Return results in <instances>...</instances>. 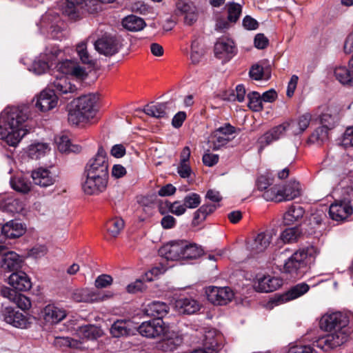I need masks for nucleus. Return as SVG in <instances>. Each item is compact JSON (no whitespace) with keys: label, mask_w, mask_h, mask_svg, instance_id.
Returning a JSON list of instances; mask_svg holds the SVG:
<instances>
[{"label":"nucleus","mask_w":353,"mask_h":353,"mask_svg":"<svg viewBox=\"0 0 353 353\" xmlns=\"http://www.w3.org/2000/svg\"><path fill=\"white\" fill-rule=\"evenodd\" d=\"M50 150L49 146L44 143H35L28 147V154L31 159H40Z\"/></svg>","instance_id":"nucleus-47"},{"label":"nucleus","mask_w":353,"mask_h":353,"mask_svg":"<svg viewBox=\"0 0 353 353\" xmlns=\"http://www.w3.org/2000/svg\"><path fill=\"white\" fill-rule=\"evenodd\" d=\"M139 334L148 338H156L164 335L168 327L162 319H153L143 322L137 328Z\"/></svg>","instance_id":"nucleus-10"},{"label":"nucleus","mask_w":353,"mask_h":353,"mask_svg":"<svg viewBox=\"0 0 353 353\" xmlns=\"http://www.w3.org/2000/svg\"><path fill=\"white\" fill-rule=\"evenodd\" d=\"M348 320L341 312H334L324 315L320 320L319 326L321 330L327 332H343L348 339Z\"/></svg>","instance_id":"nucleus-8"},{"label":"nucleus","mask_w":353,"mask_h":353,"mask_svg":"<svg viewBox=\"0 0 353 353\" xmlns=\"http://www.w3.org/2000/svg\"><path fill=\"white\" fill-rule=\"evenodd\" d=\"M28 117L26 110L8 107L0 114V139L15 147L27 134L25 124Z\"/></svg>","instance_id":"nucleus-2"},{"label":"nucleus","mask_w":353,"mask_h":353,"mask_svg":"<svg viewBox=\"0 0 353 353\" xmlns=\"http://www.w3.org/2000/svg\"><path fill=\"white\" fill-rule=\"evenodd\" d=\"M208 299L214 305H224L231 302L234 293L229 287L210 286L206 290Z\"/></svg>","instance_id":"nucleus-9"},{"label":"nucleus","mask_w":353,"mask_h":353,"mask_svg":"<svg viewBox=\"0 0 353 353\" xmlns=\"http://www.w3.org/2000/svg\"><path fill=\"white\" fill-rule=\"evenodd\" d=\"M182 259H196L203 254L202 247L195 243L183 239Z\"/></svg>","instance_id":"nucleus-34"},{"label":"nucleus","mask_w":353,"mask_h":353,"mask_svg":"<svg viewBox=\"0 0 353 353\" xmlns=\"http://www.w3.org/2000/svg\"><path fill=\"white\" fill-rule=\"evenodd\" d=\"M122 26L128 31L138 32L142 30L146 23L142 18L131 14L123 19Z\"/></svg>","instance_id":"nucleus-41"},{"label":"nucleus","mask_w":353,"mask_h":353,"mask_svg":"<svg viewBox=\"0 0 353 353\" xmlns=\"http://www.w3.org/2000/svg\"><path fill=\"white\" fill-rule=\"evenodd\" d=\"M111 296L110 294L101 293L98 290L78 289L74 291L72 298L76 302L94 303L103 301Z\"/></svg>","instance_id":"nucleus-15"},{"label":"nucleus","mask_w":353,"mask_h":353,"mask_svg":"<svg viewBox=\"0 0 353 353\" xmlns=\"http://www.w3.org/2000/svg\"><path fill=\"white\" fill-rule=\"evenodd\" d=\"M4 321L14 327L26 328L28 321L27 318L18 310L12 307H6L3 310Z\"/></svg>","instance_id":"nucleus-27"},{"label":"nucleus","mask_w":353,"mask_h":353,"mask_svg":"<svg viewBox=\"0 0 353 353\" xmlns=\"http://www.w3.org/2000/svg\"><path fill=\"white\" fill-rule=\"evenodd\" d=\"M77 332L81 338L87 340H96L103 334V331L99 327L91 324L79 327Z\"/></svg>","instance_id":"nucleus-37"},{"label":"nucleus","mask_w":353,"mask_h":353,"mask_svg":"<svg viewBox=\"0 0 353 353\" xmlns=\"http://www.w3.org/2000/svg\"><path fill=\"white\" fill-rule=\"evenodd\" d=\"M159 211L161 214L170 212L176 216H181L185 212L186 208L184 203H181L180 201L174 202L165 201L159 205Z\"/></svg>","instance_id":"nucleus-38"},{"label":"nucleus","mask_w":353,"mask_h":353,"mask_svg":"<svg viewBox=\"0 0 353 353\" xmlns=\"http://www.w3.org/2000/svg\"><path fill=\"white\" fill-rule=\"evenodd\" d=\"M334 75L336 80L341 84L353 86V71L346 66H336L333 70Z\"/></svg>","instance_id":"nucleus-40"},{"label":"nucleus","mask_w":353,"mask_h":353,"mask_svg":"<svg viewBox=\"0 0 353 353\" xmlns=\"http://www.w3.org/2000/svg\"><path fill=\"white\" fill-rule=\"evenodd\" d=\"M283 285V280L279 277L263 275L254 282V289L258 292H270L276 290Z\"/></svg>","instance_id":"nucleus-18"},{"label":"nucleus","mask_w":353,"mask_h":353,"mask_svg":"<svg viewBox=\"0 0 353 353\" xmlns=\"http://www.w3.org/2000/svg\"><path fill=\"white\" fill-rule=\"evenodd\" d=\"M248 107L254 112H259L263 109V100L257 92H251L248 94Z\"/></svg>","instance_id":"nucleus-55"},{"label":"nucleus","mask_w":353,"mask_h":353,"mask_svg":"<svg viewBox=\"0 0 353 353\" xmlns=\"http://www.w3.org/2000/svg\"><path fill=\"white\" fill-rule=\"evenodd\" d=\"M250 77L255 81H260L263 79H268L270 78V74L268 73L263 65L260 63H256L253 65L249 71Z\"/></svg>","instance_id":"nucleus-53"},{"label":"nucleus","mask_w":353,"mask_h":353,"mask_svg":"<svg viewBox=\"0 0 353 353\" xmlns=\"http://www.w3.org/2000/svg\"><path fill=\"white\" fill-rule=\"evenodd\" d=\"M287 130H289L288 122L283 123L272 128L259 139L261 148L265 147L273 141L278 140L285 134Z\"/></svg>","instance_id":"nucleus-26"},{"label":"nucleus","mask_w":353,"mask_h":353,"mask_svg":"<svg viewBox=\"0 0 353 353\" xmlns=\"http://www.w3.org/2000/svg\"><path fill=\"white\" fill-rule=\"evenodd\" d=\"M353 172L343 176L339 182L336 191L341 194V199L353 205Z\"/></svg>","instance_id":"nucleus-25"},{"label":"nucleus","mask_w":353,"mask_h":353,"mask_svg":"<svg viewBox=\"0 0 353 353\" xmlns=\"http://www.w3.org/2000/svg\"><path fill=\"white\" fill-rule=\"evenodd\" d=\"M74 61L65 59L62 61H59V57L56 59V64L54 65L53 68L56 69L57 72H60L61 75L65 76L70 74L72 67H74Z\"/></svg>","instance_id":"nucleus-56"},{"label":"nucleus","mask_w":353,"mask_h":353,"mask_svg":"<svg viewBox=\"0 0 353 353\" xmlns=\"http://www.w3.org/2000/svg\"><path fill=\"white\" fill-rule=\"evenodd\" d=\"M63 52L55 46H47L45 51L37 57L30 65L29 70L40 75L53 68L56 59Z\"/></svg>","instance_id":"nucleus-6"},{"label":"nucleus","mask_w":353,"mask_h":353,"mask_svg":"<svg viewBox=\"0 0 353 353\" xmlns=\"http://www.w3.org/2000/svg\"><path fill=\"white\" fill-rule=\"evenodd\" d=\"M228 19V21L234 24L239 19L242 12V7L240 4L234 1L230 2L227 4Z\"/></svg>","instance_id":"nucleus-52"},{"label":"nucleus","mask_w":353,"mask_h":353,"mask_svg":"<svg viewBox=\"0 0 353 353\" xmlns=\"http://www.w3.org/2000/svg\"><path fill=\"white\" fill-rule=\"evenodd\" d=\"M124 228V221L119 217L110 219L106 223L107 231L112 237H117Z\"/></svg>","instance_id":"nucleus-50"},{"label":"nucleus","mask_w":353,"mask_h":353,"mask_svg":"<svg viewBox=\"0 0 353 353\" xmlns=\"http://www.w3.org/2000/svg\"><path fill=\"white\" fill-rule=\"evenodd\" d=\"M98 97L94 94L81 96L74 100L68 112V121L72 125H79L93 118L97 111Z\"/></svg>","instance_id":"nucleus-3"},{"label":"nucleus","mask_w":353,"mask_h":353,"mask_svg":"<svg viewBox=\"0 0 353 353\" xmlns=\"http://www.w3.org/2000/svg\"><path fill=\"white\" fill-rule=\"evenodd\" d=\"M272 184V179L265 175L259 176L256 181V186L259 191H265Z\"/></svg>","instance_id":"nucleus-62"},{"label":"nucleus","mask_w":353,"mask_h":353,"mask_svg":"<svg viewBox=\"0 0 353 353\" xmlns=\"http://www.w3.org/2000/svg\"><path fill=\"white\" fill-rule=\"evenodd\" d=\"M276 235L274 229L266 230L255 235L252 239L248 240L245 243V251L247 261L257 260L270 247L272 238Z\"/></svg>","instance_id":"nucleus-4"},{"label":"nucleus","mask_w":353,"mask_h":353,"mask_svg":"<svg viewBox=\"0 0 353 353\" xmlns=\"http://www.w3.org/2000/svg\"><path fill=\"white\" fill-rule=\"evenodd\" d=\"M10 183L12 189L23 194L29 192L32 188L30 180L21 175L11 178Z\"/></svg>","instance_id":"nucleus-44"},{"label":"nucleus","mask_w":353,"mask_h":353,"mask_svg":"<svg viewBox=\"0 0 353 353\" xmlns=\"http://www.w3.org/2000/svg\"><path fill=\"white\" fill-rule=\"evenodd\" d=\"M341 145L345 148L353 147V127L347 128L343 134Z\"/></svg>","instance_id":"nucleus-61"},{"label":"nucleus","mask_w":353,"mask_h":353,"mask_svg":"<svg viewBox=\"0 0 353 353\" xmlns=\"http://www.w3.org/2000/svg\"><path fill=\"white\" fill-rule=\"evenodd\" d=\"M34 105L41 112H47L54 108L58 103V97L54 91L45 89L36 97Z\"/></svg>","instance_id":"nucleus-14"},{"label":"nucleus","mask_w":353,"mask_h":353,"mask_svg":"<svg viewBox=\"0 0 353 353\" xmlns=\"http://www.w3.org/2000/svg\"><path fill=\"white\" fill-rule=\"evenodd\" d=\"M51 87L54 93L59 94H67L74 93L77 88L68 80V77L64 75L56 77L55 79L51 83Z\"/></svg>","instance_id":"nucleus-31"},{"label":"nucleus","mask_w":353,"mask_h":353,"mask_svg":"<svg viewBox=\"0 0 353 353\" xmlns=\"http://www.w3.org/2000/svg\"><path fill=\"white\" fill-rule=\"evenodd\" d=\"M339 121L336 113H332L330 110L323 113L320 117L321 126L330 130L335 128Z\"/></svg>","instance_id":"nucleus-48"},{"label":"nucleus","mask_w":353,"mask_h":353,"mask_svg":"<svg viewBox=\"0 0 353 353\" xmlns=\"http://www.w3.org/2000/svg\"><path fill=\"white\" fill-rule=\"evenodd\" d=\"M301 234L302 231L299 227H292L284 230L279 238L284 243H292L296 242Z\"/></svg>","instance_id":"nucleus-46"},{"label":"nucleus","mask_w":353,"mask_h":353,"mask_svg":"<svg viewBox=\"0 0 353 353\" xmlns=\"http://www.w3.org/2000/svg\"><path fill=\"white\" fill-rule=\"evenodd\" d=\"M242 24L244 28L248 30H254L259 27L258 21L249 15H247L243 18Z\"/></svg>","instance_id":"nucleus-64"},{"label":"nucleus","mask_w":353,"mask_h":353,"mask_svg":"<svg viewBox=\"0 0 353 353\" xmlns=\"http://www.w3.org/2000/svg\"><path fill=\"white\" fill-rule=\"evenodd\" d=\"M199 303L192 297H181L176 300L175 307L179 313L192 314L200 310Z\"/></svg>","instance_id":"nucleus-30"},{"label":"nucleus","mask_w":353,"mask_h":353,"mask_svg":"<svg viewBox=\"0 0 353 353\" xmlns=\"http://www.w3.org/2000/svg\"><path fill=\"white\" fill-rule=\"evenodd\" d=\"M263 197L266 201H274L276 202H281L283 201V196L281 194V188L280 186H273L268 188L264 191Z\"/></svg>","instance_id":"nucleus-54"},{"label":"nucleus","mask_w":353,"mask_h":353,"mask_svg":"<svg viewBox=\"0 0 353 353\" xmlns=\"http://www.w3.org/2000/svg\"><path fill=\"white\" fill-rule=\"evenodd\" d=\"M131 322L126 320H117L112 325L110 334L113 337L119 338L134 334L131 327Z\"/></svg>","instance_id":"nucleus-35"},{"label":"nucleus","mask_w":353,"mask_h":353,"mask_svg":"<svg viewBox=\"0 0 353 353\" xmlns=\"http://www.w3.org/2000/svg\"><path fill=\"white\" fill-rule=\"evenodd\" d=\"M235 52L236 48L234 41L230 39H219L214 45V54L219 59L228 61L234 55Z\"/></svg>","instance_id":"nucleus-22"},{"label":"nucleus","mask_w":353,"mask_h":353,"mask_svg":"<svg viewBox=\"0 0 353 353\" xmlns=\"http://www.w3.org/2000/svg\"><path fill=\"white\" fill-rule=\"evenodd\" d=\"M143 111L147 115L154 118L161 119L168 117L166 103H154L152 102L145 105Z\"/></svg>","instance_id":"nucleus-39"},{"label":"nucleus","mask_w":353,"mask_h":353,"mask_svg":"<svg viewBox=\"0 0 353 353\" xmlns=\"http://www.w3.org/2000/svg\"><path fill=\"white\" fill-rule=\"evenodd\" d=\"M309 290L310 286L307 283H298L291 287L285 293L276 295L273 300V302L276 303V304H279L294 300L307 293Z\"/></svg>","instance_id":"nucleus-21"},{"label":"nucleus","mask_w":353,"mask_h":353,"mask_svg":"<svg viewBox=\"0 0 353 353\" xmlns=\"http://www.w3.org/2000/svg\"><path fill=\"white\" fill-rule=\"evenodd\" d=\"M328 137V130L321 126L317 128L311 134L309 138V141L312 143L321 144Z\"/></svg>","instance_id":"nucleus-57"},{"label":"nucleus","mask_w":353,"mask_h":353,"mask_svg":"<svg viewBox=\"0 0 353 353\" xmlns=\"http://www.w3.org/2000/svg\"><path fill=\"white\" fill-rule=\"evenodd\" d=\"M353 212L352 204L348 203L342 199L335 201L330 205L329 214L332 220L343 221Z\"/></svg>","instance_id":"nucleus-19"},{"label":"nucleus","mask_w":353,"mask_h":353,"mask_svg":"<svg viewBox=\"0 0 353 353\" xmlns=\"http://www.w3.org/2000/svg\"><path fill=\"white\" fill-rule=\"evenodd\" d=\"M166 271L165 266H153L151 270L146 272L142 279H138L134 282L130 283L126 287L128 292L135 294L143 292L146 289L143 281H152L159 275L163 274Z\"/></svg>","instance_id":"nucleus-11"},{"label":"nucleus","mask_w":353,"mask_h":353,"mask_svg":"<svg viewBox=\"0 0 353 353\" xmlns=\"http://www.w3.org/2000/svg\"><path fill=\"white\" fill-rule=\"evenodd\" d=\"M281 194L283 201H291L301 195V187L296 181H290L286 185L281 188Z\"/></svg>","instance_id":"nucleus-43"},{"label":"nucleus","mask_w":353,"mask_h":353,"mask_svg":"<svg viewBox=\"0 0 353 353\" xmlns=\"http://www.w3.org/2000/svg\"><path fill=\"white\" fill-rule=\"evenodd\" d=\"M3 208L5 210L11 213H19L23 209V203L19 199L8 196L4 199Z\"/></svg>","instance_id":"nucleus-51"},{"label":"nucleus","mask_w":353,"mask_h":353,"mask_svg":"<svg viewBox=\"0 0 353 353\" xmlns=\"http://www.w3.org/2000/svg\"><path fill=\"white\" fill-rule=\"evenodd\" d=\"M95 50L101 54L112 56L119 49L118 41L112 37H103L94 43Z\"/></svg>","instance_id":"nucleus-24"},{"label":"nucleus","mask_w":353,"mask_h":353,"mask_svg":"<svg viewBox=\"0 0 353 353\" xmlns=\"http://www.w3.org/2000/svg\"><path fill=\"white\" fill-rule=\"evenodd\" d=\"M347 341V336L343 332H332L313 343V346L327 351L337 347Z\"/></svg>","instance_id":"nucleus-13"},{"label":"nucleus","mask_w":353,"mask_h":353,"mask_svg":"<svg viewBox=\"0 0 353 353\" xmlns=\"http://www.w3.org/2000/svg\"><path fill=\"white\" fill-rule=\"evenodd\" d=\"M8 281L9 284L18 291H27L32 286L30 278L22 271L12 273L8 278Z\"/></svg>","instance_id":"nucleus-29"},{"label":"nucleus","mask_w":353,"mask_h":353,"mask_svg":"<svg viewBox=\"0 0 353 353\" xmlns=\"http://www.w3.org/2000/svg\"><path fill=\"white\" fill-rule=\"evenodd\" d=\"M63 25L60 16L52 11L47 12L42 15L37 23L42 34H47L48 37L56 40H61L63 37Z\"/></svg>","instance_id":"nucleus-5"},{"label":"nucleus","mask_w":353,"mask_h":353,"mask_svg":"<svg viewBox=\"0 0 353 353\" xmlns=\"http://www.w3.org/2000/svg\"><path fill=\"white\" fill-rule=\"evenodd\" d=\"M2 234L6 238L15 239L22 236L25 232L23 224L17 220H11L6 224L1 225Z\"/></svg>","instance_id":"nucleus-32"},{"label":"nucleus","mask_w":353,"mask_h":353,"mask_svg":"<svg viewBox=\"0 0 353 353\" xmlns=\"http://www.w3.org/2000/svg\"><path fill=\"white\" fill-rule=\"evenodd\" d=\"M6 248L0 245V261L1 265H20L26 258L39 259L44 256L47 252L45 245H36L30 250L26 255H19L15 252L8 251L3 252Z\"/></svg>","instance_id":"nucleus-7"},{"label":"nucleus","mask_w":353,"mask_h":353,"mask_svg":"<svg viewBox=\"0 0 353 353\" xmlns=\"http://www.w3.org/2000/svg\"><path fill=\"white\" fill-rule=\"evenodd\" d=\"M169 309V306L164 302L152 301L145 307L144 313L154 319H162L168 313Z\"/></svg>","instance_id":"nucleus-33"},{"label":"nucleus","mask_w":353,"mask_h":353,"mask_svg":"<svg viewBox=\"0 0 353 353\" xmlns=\"http://www.w3.org/2000/svg\"><path fill=\"white\" fill-rule=\"evenodd\" d=\"M318 254L317 248L312 245L300 249L289 257L288 261H285L284 265H288L289 263L299 264L303 263L305 265H309L314 262V259Z\"/></svg>","instance_id":"nucleus-17"},{"label":"nucleus","mask_w":353,"mask_h":353,"mask_svg":"<svg viewBox=\"0 0 353 353\" xmlns=\"http://www.w3.org/2000/svg\"><path fill=\"white\" fill-rule=\"evenodd\" d=\"M13 303H14L17 307L22 310H28L31 307V301L30 299L21 293H19Z\"/></svg>","instance_id":"nucleus-60"},{"label":"nucleus","mask_w":353,"mask_h":353,"mask_svg":"<svg viewBox=\"0 0 353 353\" xmlns=\"http://www.w3.org/2000/svg\"><path fill=\"white\" fill-rule=\"evenodd\" d=\"M43 320L46 323L58 324L67 316L66 311L54 305H48L41 312Z\"/></svg>","instance_id":"nucleus-28"},{"label":"nucleus","mask_w":353,"mask_h":353,"mask_svg":"<svg viewBox=\"0 0 353 353\" xmlns=\"http://www.w3.org/2000/svg\"><path fill=\"white\" fill-rule=\"evenodd\" d=\"M311 119V114L305 113L300 116L296 121L288 122L289 130L293 135L302 134L308 128Z\"/></svg>","instance_id":"nucleus-36"},{"label":"nucleus","mask_w":353,"mask_h":353,"mask_svg":"<svg viewBox=\"0 0 353 353\" xmlns=\"http://www.w3.org/2000/svg\"><path fill=\"white\" fill-rule=\"evenodd\" d=\"M223 335L219 332L216 330H208L204 335L203 349L218 353L223 347Z\"/></svg>","instance_id":"nucleus-23"},{"label":"nucleus","mask_w":353,"mask_h":353,"mask_svg":"<svg viewBox=\"0 0 353 353\" xmlns=\"http://www.w3.org/2000/svg\"><path fill=\"white\" fill-rule=\"evenodd\" d=\"M77 52L83 63L92 64L93 61L87 50L86 43L82 41L77 44L76 48Z\"/></svg>","instance_id":"nucleus-58"},{"label":"nucleus","mask_w":353,"mask_h":353,"mask_svg":"<svg viewBox=\"0 0 353 353\" xmlns=\"http://www.w3.org/2000/svg\"><path fill=\"white\" fill-rule=\"evenodd\" d=\"M55 141L57 148L61 152H79L81 150L79 145L71 143L69 137L66 135L57 137Z\"/></svg>","instance_id":"nucleus-45"},{"label":"nucleus","mask_w":353,"mask_h":353,"mask_svg":"<svg viewBox=\"0 0 353 353\" xmlns=\"http://www.w3.org/2000/svg\"><path fill=\"white\" fill-rule=\"evenodd\" d=\"M108 177L106 152L103 147H99L97 154L85 167L81 182L83 192L87 195H99L106 190Z\"/></svg>","instance_id":"nucleus-1"},{"label":"nucleus","mask_w":353,"mask_h":353,"mask_svg":"<svg viewBox=\"0 0 353 353\" xmlns=\"http://www.w3.org/2000/svg\"><path fill=\"white\" fill-rule=\"evenodd\" d=\"M112 283V278L108 274H101L95 280V286L97 288H104L110 285Z\"/></svg>","instance_id":"nucleus-63"},{"label":"nucleus","mask_w":353,"mask_h":353,"mask_svg":"<svg viewBox=\"0 0 353 353\" xmlns=\"http://www.w3.org/2000/svg\"><path fill=\"white\" fill-rule=\"evenodd\" d=\"M305 213L304 209L298 205H292L283 215V223L291 225L301 219Z\"/></svg>","instance_id":"nucleus-42"},{"label":"nucleus","mask_w":353,"mask_h":353,"mask_svg":"<svg viewBox=\"0 0 353 353\" xmlns=\"http://www.w3.org/2000/svg\"><path fill=\"white\" fill-rule=\"evenodd\" d=\"M205 50L201 46V43L198 39H195L191 43L190 59L194 64L199 63L203 55Z\"/></svg>","instance_id":"nucleus-49"},{"label":"nucleus","mask_w":353,"mask_h":353,"mask_svg":"<svg viewBox=\"0 0 353 353\" xmlns=\"http://www.w3.org/2000/svg\"><path fill=\"white\" fill-rule=\"evenodd\" d=\"M183 239L170 241L163 245L159 250V255L168 261L182 259Z\"/></svg>","instance_id":"nucleus-16"},{"label":"nucleus","mask_w":353,"mask_h":353,"mask_svg":"<svg viewBox=\"0 0 353 353\" xmlns=\"http://www.w3.org/2000/svg\"><path fill=\"white\" fill-rule=\"evenodd\" d=\"M183 203L186 209H194L201 203V196L196 193H190L184 197Z\"/></svg>","instance_id":"nucleus-59"},{"label":"nucleus","mask_w":353,"mask_h":353,"mask_svg":"<svg viewBox=\"0 0 353 353\" xmlns=\"http://www.w3.org/2000/svg\"><path fill=\"white\" fill-rule=\"evenodd\" d=\"M235 128L230 124H225L217 128L212 134L210 143L214 150H218L225 146L233 138Z\"/></svg>","instance_id":"nucleus-12"},{"label":"nucleus","mask_w":353,"mask_h":353,"mask_svg":"<svg viewBox=\"0 0 353 353\" xmlns=\"http://www.w3.org/2000/svg\"><path fill=\"white\" fill-rule=\"evenodd\" d=\"M31 176L35 185L42 188L52 185L57 181V174L49 168H39L32 172Z\"/></svg>","instance_id":"nucleus-20"}]
</instances>
